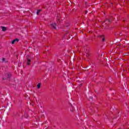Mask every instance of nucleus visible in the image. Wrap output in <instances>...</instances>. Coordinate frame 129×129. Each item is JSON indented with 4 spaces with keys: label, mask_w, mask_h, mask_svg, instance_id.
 <instances>
[{
    "label": "nucleus",
    "mask_w": 129,
    "mask_h": 129,
    "mask_svg": "<svg viewBox=\"0 0 129 129\" xmlns=\"http://www.w3.org/2000/svg\"><path fill=\"white\" fill-rule=\"evenodd\" d=\"M45 123H47V122H45Z\"/></svg>",
    "instance_id": "f3484780"
},
{
    "label": "nucleus",
    "mask_w": 129,
    "mask_h": 129,
    "mask_svg": "<svg viewBox=\"0 0 129 129\" xmlns=\"http://www.w3.org/2000/svg\"><path fill=\"white\" fill-rule=\"evenodd\" d=\"M87 13H88V11H85V14H87Z\"/></svg>",
    "instance_id": "2eb2a0df"
},
{
    "label": "nucleus",
    "mask_w": 129,
    "mask_h": 129,
    "mask_svg": "<svg viewBox=\"0 0 129 129\" xmlns=\"http://www.w3.org/2000/svg\"><path fill=\"white\" fill-rule=\"evenodd\" d=\"M1 28L2 29V31L3 32H5V31H7V27H6L5 26H2Z\"/></svg>",
    "instance_id": "6e6552de"
},
{
    "label": "nucleus",
    "mask_w": 129,
    "mask_h": 129,
    "mask_svg": "<svg viewBox=\"0 0 129 129\" xmlns=\"http://www.w3.org/2000/svg\"><path fill=\"white\" fill-rule=\"evenodd\" d=\"M3 80H6V78H4Z\"/></svg>",
    "instance_id": "dca6fc26"
},
{
    "label": "nucleus",
    "mask_w": 129,
    "mask_h": 129,
    "mask_svg": "<svg viewBox=\"0 0 129 129\" xmlns=\"http://www.w3.org/2000/svg\"><path fill=\"white\" fill-rule=\"evenodd\" d=\"M12 77V74L9 73L7 74V80H10V78Z\"/></svg>",
    "instance_id": "423d86ee"
},
{
    "label": "nucleus",
    "mask_w": 129,
    "mask_h": 129,
    "mask_svg": "<svg viewBox=\"0 0 129 129\" xmlns=\"http://www.w3.org/2000/svg\"><path fill=\"white\" fill-rule=\"evenodd\" d=\"M70 111L72 112H73V111L75 110V108H74V106L71 103L70 104Z\"/></svg>",
    "instance_id": "f03ea898"
},
{
    "label": "nucleus",
    "mask_w": 129,
    "mask_h": 129,
    "mask_svg": "<svg viewBox=\"0 0 129 129\" xmlns=\"http://www.w3.org/2000/svg\"><path fill=\"white\" fill-rule=\"evenodd\" d=\"M101 37H102V42H104V41H105V38H104V37H103V36H101Z\"/></svg>",
    "instance_id": "f8f14e48"
},
{
    "label": "nucleus",
    "mask_w": 129,
    "mask_h": 129,
    "mask_svg": "<svg viewBox=\"0 0 129 129\" xmlns=\"http://www.w3.org/2000/svg\"><path fill=\"white\" fill-rule=\"evenodd\" d=\"M89 100H93V98L92 97H90L88 99Z\"/></svg>",
    "instance_id": "4468645a"
},
{
    "label": "nucleus",
    "mask_w": 129,
    "mask_h": 129,
    "mask_svg": "<svg viewBox=\"0 0 129 129\" xmlns=\"http://www.w3.org/2000/svg\"><path fill=\"white\" fill-rule=\"evenodd\" d=\"M50 26L51 27H52V28H53L54 30H56L57 27V25L56 24V23H52L50 24Z\"/></svg>",
    "instance_id": "39448f33"
},
{
    "label": "nucleus",
    "mask_w": 129,
    "mask_h": 129,
    "mask_svg": "<svg viewBox=\"0 0 129 129\" xmlns=\"http://www.w3.org/2000/svg\"><path fill=\"white\" fill-rule=\"evenodd\" d=\"M62 20H61V16L59 15L58 16L56 17V22L57 23H61Z\"/></svg>",
    "instance_id": "f257e3e1"
},
{
    "label": "nucleus",
    "mask_w": 129,
    "mask_h": 129,
    "mask_svg": "<svg viewBox=\"0 0 129 129\" xmlns=\"http://www.w3.org/2000/svg\"><path fill=\"white\" fill-rule=\"evenodd\" d=\"M16 42H19V39H15L13 40L12 41V44H15V43H16Z\"/></svg>",
    "instance_id": "0eeeda50"
},
{
    "label": "nucleus",
    "mask_w": 129,
    "mask_h": 129,
    "mask_svg": "<svg viewBox=\"0 0 129 129\" xmlns=\"http://www.w3.org/2000/svg\"><path fill=\"white\" fill-rule=\"evenodd\" d=\"M27 59V65H30V62H31V58H30V56H26Z\"/></svg>",
    "instance_id": "7ed1b4c3"
},
{
    "label": "nucleus",
    "mask_w": 129,
    "mask_h": 129,
    "mask_svg": "<svg viewBox=\"0 0 129 129\" xmlns=\"http://www.w3.org/2000/svg\"><path fill=\"white\" fill-rule=\"evenodd\" d=\"M40 13H41V10H38L37 12H36V14L37 15H40Z\"/></svg>",
    "instance_id": "9b49d317"
},
{
    "label": "nucleus",
    "mask_w": 129,
    "mask_h": 129,
    "mask_svg": "<svg viewBox=\"0 0 129 129\" xmlns=\"http://www.w3.org/2000/svg\"><path fill=\"white\" fill-rule=\"evenodd\" d=\"M90 56H91V53L88 51L87 53H86V57L88 58V57H90Z\"/></svg>",
    "instance_id": "9d476101"
},
{
    "label": "nucleus",
    "mask_w": 129,
    "mask_h": 129,
    "mask_svg": "<svg viewBox=\"0 0 129 129\" xmlns=\"http://www.w3.org/2000/svg\"><path fill=\"white\" fill-rule=\"evenodd\" d=\"M2 61L3 63H7V62H8V60H7V59H6V58H3Z\"/></svg>",
    "instance_id": "1a4fd4ad"
},
{
    "label": "nucleus",
    "mask_w": 129,
    "mask_h": 129,
    "mask_svg": "<svg viewBox=\"0 0 129 129\" xmlns=\"http://www.w3.org/2000/svg\"><path fill=\"white\" fill-rule=\"evenodd\" d=\"M41 88V83H39L38 85H37V88L40 89Z\"/></svg>",
    "instance_id": "ddd939ff"
},
{
    "label": "nucleus",
    "mask_w": 129,
    "mask_h": 129,
    "mask_svg": "<svg viewBox=\"0 0 129 129\" xmlns=\"http://www.w3.org/2000/svg\"><path fill=\"white\" fill-rule=\"evenodd\" d=\"M112 21V19H107L105 22V23H103L102 24V25H103V27H104V24H107V22L108 23H110L111 22V21Z\"/></svg>",
    "instance_id": "20e7f679"
}]
</instances>
